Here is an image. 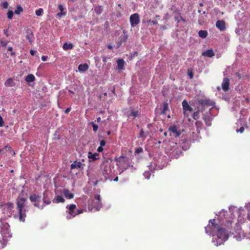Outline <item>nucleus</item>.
Wrapping results in <instances>:
<instances>
[{
    "instance_id": "c85d7f7f",
    "label": "nucleus",
    "mask_w": 250,
    "mask_h": 250,
    "mask_svg": "<svg viewBox=\"0 0 250 250\" xmlns=\"http://www.w3.org/2000/svg\"><path fill=\"white\" fill-rule=\"evenodd\" d=\"M43 12V9L42 8H40L36 11L35 14L37 16H40L42 15Z\"/></svg>"
},
{
    "instance_id": "7ed1b4c3",
    "label": "nucleus",
    "mask_w": 250,
    "mask_h": 250,
    "mask_svg": "<svg viewBox=\"0 0 250 250\" xmlns=\"http://www.w3.org/2000/svg\"><path fill=\"white\" fill-rule=\"evenodd\" d=\"M130 24L132 27H134L139 23L140 20L139 15L138 13H134L130 16L129 18Z\"/></svg>"
},
{
    "instance_id": "864d4df0",
    "label": "nucleus",
    "mask_w": 250,
    "mask_h": 250,
    "mask_svg": "<svg viewBox=\"0 0 250 250\" xmlns=\"http://www.w3.org/2000/svg\"><path fill=\"white\" fill-rule=\"evenodd\" d=\"M103 146H100L97 148V151L99 152H102L103 151Z\"/></svg>"
},
{
    "instance_id": "6e6d98bb",
    "label": "nucleus",
    "mask_w": 250,
    "mask_h": 250,
    "mask_svg": "<svg viewBox=\"0 0 250 250\" xmlns=\"http://www.w3.org/2000/svg\"><path fill=\"white\" fill-rule=\"evenodd\" d=\"M70 110H71V108H67L65 110V113L66 114H67L70 111Z\"/></svg>"
},
{
    "instance_id": "72a5a7b5",
    "label": "nucleus",
    "mask_w": 250,
    "mask_h": 250,
    "mask_svg": "<svg viewBox=\"0 0 250 250\" xmlns=\"http://www.w3.org/2000/svg\"><path fill=\"white\" fill-rule=\"evenodd\" d=\"M8 41L0 40V43L2 47H6L8 43Z\"/></svg>"
},
{
    "instance_id": "f3484780",
    "label": "nucleus",
    "mask_w": 250,
    "mask_h": 250,
    "mask_svg": "<svg viewBox=\"0 0 250 250\" xmlns=\"http://www.w3.org/2000/svg\"><path fill=\"white\" fill-rule=\"evenodd\" d=\"M6 87H12L15 85V83L12 78H8L4 83Z\"/></svg>"
},
{
    "instance_id": "49530a36",
    "label": "nucleus",
    "mask_w": 250,
    "mask_h": 250,
    "mask_svg": "<svg viewBox=\"0 0 250 250\" xmlns=\"http://www.w3.org/2000/svg\"><path fill=\"white\" fill-rule=\"evenodd\" d=\"M4 123L2 118L0 116V127H2L4 125Z\"/></svg>"
},
{
    "instance_id": "f03ea898",
    "label": "nucleus",
    "mask_w": 250,
    "mask_h": 250,
    "mask_svg": "<svg viewBox=\"0 0 250 250\" xmlns=\"http://www.w3.org/2000/svg\"><path fill=\"white\" fill-rule=\"evenodd\" d=\"M26 199L23 197L19 196L16 201L17 209L18 210L19 220L24 222L26 217V210L24 209Z\"/></svg>"
},
{
    "instance_id": "338daca9",
    "label": "nucleus",
    "mask_w": 250,
    "mask_h": 250,
    "mask_svg": "<svg viewBox=\"0 0 250 250\" xmlns=\"http://www.w3.org/2000/svg\"><path fill=\"white\" fill-rule=\"evenodd\" d=\"M246 102H247L248 103H250V99H249V98H246Z\"/></svg>"
},
{
    "instance_id": "0e129e2a",
    "label": "nucleus",
    "mask_w": 250,
    "mask_h": 250,
    "mask_svg": "<svg viewBox=\"0 0 250 250\" xmlns=\"http://www.w3.org/2000/svg\"><path fill=\"white\" fill-rule=\"evenodd\" d=\"M98 183V180H96V181L94 183V186H96V185H97Z\"/></svg>"
},
{
    "instance_id": "ddd939ff",
    "label": "nucleus",
    "mask_w": 250,
    "mask_h": 250,
    "mask_svg": "<svg viewBox=\"0 0 250 250\" xmlns=\"http://www.w3.org/2000/svg\"><path fill=\"white\" fill-rule=\"evenodd\" d=\"M64 196L68 199H71L74 198V194L70 192L68 189H64L62 191Z\"/></svg>"
},
{
    "instance_id": "6e6552de",
    "label": "nucleus",
    "mask_w": 250,
    "mask_h": 250,
    "mask_svg": "<svg viewBox=\"0 0 250 250\" xmlns=\"http://www.w3.org/2000/svg\"><path fill=\"white\" fill-rule=\"evenodd\" d=\"M198 103L202 106L212 105L211 101L206 99H201L198 100Z\"/></svg>"
},
{
    "instance_id": "e433bc0d",
    "label": "nucleus",
    "mask_w": 250,
    "mask_h": 250,
    "mask_svg": "<svg viewBox=\"0 0 250 250\" xmlns=\"http://www.w3.org/2000/svg\"><path fill=\"white\" fill-rule=\"evenodd\" d=\"M66 15V12H60L58 13L56 15L57 17H61L62 16H64Z\"/></svg>"
},
{
    "instance_id": "bf43d9fd",
    "label": "nucleus",
    "mask_w": 250,
    "mask_h": 250,
    "mask_svg": "<svg viewBox=\"0 0 250 250\" xmlns=\"http://www.w3.org/2000/svg\"><path fill=\"white\" fill-rule=\"evenodd\" d=\"M151 23H152L153 25H155V24H158L157 21H154V20L152 21V22Z\"/></svg>"
},
{
    "instance_id": "dca6fc26",
    "label": "nucleus",
    "mask_w": 250,
    "mask_h": 250,
    "mask_svg": "<svg viewBox=\"0 0 250 250\" xmlns=\"http://www.w3.org/2000/svg\"><path fill=\"white\" fill-rule=\"evenodd\" d=\"M117 68L119 70H122L123 69L124 65H125V61L122 59H119L117 61Z\"/></svg>"
},
{
    "instance_id": "13d9d810",
    "label": "nucleus",
    "mask_w": 250,
    "mask_h": 250,
    "mask_svg": "<svg viewBox=\"0 0 250 250\" xmlns=\"http://www.w3.org/2000/svg\"><path fill=\"white\" fill-rule=\"evenodd\" d=\"M34 206L37 208L40 207V205H39V204L38 203V202H35Z\"/></svg>"
},
{
    "instance_id": "0eeeda50",
    "label": "nucleus",
    "mask_w": 250,
    "mask_h": 250,
    "mask_svg": "<svg viewBox=\"0 0 250 250\" xmlns=\"http://www.w3.org/2000/svg\"><path fill=\"white\" fill-rule=\"evenodd\" d=\"M222 88L224 91H228L229 88V80L228 78L223 79L222 83Z\"/></svg>"
},
{
    "instance_id": "a19ab883",
    "label": "nucleus",
    "mask_w": 250,
    "mask_h": 250,
    "mask_svg": "<svg viewBox=\"0 0 250 250\" xmlns=\"http://www.w3.org/2000/svg\"><path fill=\"white\" fill-rule=\"evenodd\" d=\"M58 9L61 11V12H64V7L62 4H59L58 5Z\"/></svg>"
},
{
    "instance_id": "c756f323",
    "label": "nucleus",
    "mask_w": 250,
    "mask_h": 250,
    "mask_svg": "<svg viewBox=\"0 0 250 250\" xmlns=\"http://www.w3.org/2000/svg\"><path fill=\"white\" fill-rule=\"evenodd\" d=\"M146 137V135L145 134V132L143 130V129L142 128L140 130L139 135L138 136V138H142L145 139Z\"/></svg>"
},
{
    "instance_id": "5fc2aeb1",
    "label": "nucleus",
    "mask_w": 250,
    "mask_h": 250,
    "mask_svg": "<svg viewBox=\"0 0 250 250\" xmlns=\"http://www.w3.org/2000/svg\"><path fill=\"white\" fill-rule=\"evenodd\" d=\"M43 199L47 198V193L46 191H44L43 193Z\"/></svg>"
},
{
    "instance_id": "4c0bfd02",
    "label": "nucleus",
    "mask_w": 250,
    "mask_h": 250,
    "mask_svg": "<svg viewBox=\"0 0 250 250\" xmlns=\"http://www.w3.org/2000/svg\"><path fill=\"white\" fill-rule=\"evenodd\" d=\"M93 127V130L94 132H96L98 129V125L94 124L93 123H91Z\"/></svg>"
},
{
    "instance_id": "393cba45",
    "label": "nucleus",
    "mask_w": 250,
    "mask_h": 250,
    "mask_svg": "<svg viewBox=\"0 0 250 250\" xmlns=\"http://www.w3.org/2000/svg\"><path fill=\"white\" fill-rule=\"evenodd\" d=\"M169 110L168 108V104L167 102H164L163 103V109L162 111V113L163 114H166L167 113V111Z\"/></svg>"
},
{
    "instance_id": "f8f14e48",
    "label": "nucleus",
    "mask_w": 250,
    "mask_h": 250,
    "mask_svg": "<svg viewBox=\"0 0 250 250\" xmlns=\"http://www.w3.org/2000/svg\"><path fill=\"white\" fill-rule=\"evenodd\" d=\"M169 130L174 134L175 137H179L181 135V132L177 130V127L175 125L170 126Z\"/></svg>"
},
{
    "instance_id": "473e14b6",
    "label": "nucleus",
    "mask_w": 250,
    "mask_h": 250,
    "mask_svg": "<svg viewBox=\"0 0 250 250\" xmlns=\"http://www.w3.org/2000/svg\"><path fill=\"white\" fill-rule=\"evenodd\" d=\"M7 18L9 19H12L13 17V15H14V12L11 11V10H9L8 11V12H7Z\"/></svg>"
},
{
    "instance_id": "423d86ee",
    "label": "nucleus",
    "mask_w": 250,
    "mask_h": 250,
    "mask_svg": "<svg viewBox=\"0 0 250 250\" xmlns=\"http://www.w3.org/2000/svg\"><path fill=\"white\" fill-rule=\"evenodd\" d=\"M216 26L221 31H223L226 28V22L223 20H218L216 22Z\"/></svg>"
},
{
    "instance_id": "a878e982",
    "label": "nucleus",
    "mask_w": 250,
    "mask_h": 250,
    "mask_svg": "<svg viewBox=\"0 0 250 250\" xmlns=\"http://www.w3.org/2000/svg\"><path fill=\"white\" fill-rule=\"evenodd\" d=\"M73 47V45L72 43H64L63 45V48L65 50L72 49Z\"/></svg>"
},
{
    "instance_id": "412c9836",
    "label": "nucleus",
    "mask_w": 250,
    "mask_h": 250,
    "mask_svg": "<svg viewBox=\"0 0 250 250\" xmlns=\"http://www.w3.org/2000/svg\"><path fill=\"white\" fill-rule=\"evenodd\" d=\"M25 80L27 83L33 82L35 80V77L33 74H29L25 78Z\"/></svg>"
},
{
    "instance_id": "bb28decb",
    "label": "nucleus",
    "mask_w": 250,
    "mask_h": 250,
    "mask_svg": "<svg viewBox=\"0 0 250 250\" xmlns=\"http://www.w3.org/2000/svg\"><path fill=\"white\" fill-rule=\"evenodd\" d=\"M23 11L22 7L20 5H17V8L14 11V13L17 15L20 14Z\"/></svg>"
},
{
    "instance_id": "5701e85b",
    "label": "nucleus",
    "mask_w": 250,
    "mask_h": 250,
    "mask_svg": "<svg viewBox=\"0 0 250 250\" xmlns=\"http://www.w3.org/2000/svg\"><path fill=\"white\" fill-rule=\"evenodd\" d=\"M198 35H199V36L200 37H201V38L205 39L208 36V33L206 30H201L199 31Z\"/></svg>"
},
{
    "instance_id": "680f3d73",
    "label": "nucleus",
    "mask_w": 250,
    "mask_h": 250,
    "mask_svg": "<svg viewBox=\"0 0 250 250\" xmlns=\"http://www.w3.org/2000/svg\"><path fill=\"white\" fill-rule=\"evenodd\" d=\"M138 55V52L137 51H135L132 54V56L133 57H134L135 55Z\"/></svg>"
},
{
    "instance_id": "1a4fd4ad",
    "label": "nucleus",
    "mask_w": 250,
    "mask_h": 250,
    "mask_svg": "<svg viewBox=\"0 0 250 250\" xmlns=\"http://www.w3.org/2000/svg\"><path fill=\"white\" fill-rule=\"evenodd\" d=\"M71 169L83 168V164L80 162L75 161L70 166Z\"/></svg>"
},
{
    "instance_id": "a211bd4d",
    "label": "nucleus",
    "mask_w": 250,
    "mask_h": 250,
    "mask_svg": "<svg viewBox=\"0 0 250 250\" xmlns=\"http://www.w3.org/2000/svg\"><path fill=\"white\" fill-rule=\"evenodd\" d=\"M65 200L62 197V196L58 195L55 197V198L53 200V202L56 204H58L59 203H63L64 202Z\"/></svg>"
},
{
    "instance_id": "052dcab7",
    "label": "nucleus",
    "mask_w": 250,
    "mask_h": 250,
    "mask_svg": "<svg viewBox=\"0 0 250 250\" xmlns=\"http://www.w3.org/2000/svg\"><path fill=\"white\" fill-rule=\"evenodd\" d=\"M180 20L182 21H183V22H185L186 21V20L185 19H184L182 17L180 16Z\"/></svg>"
},
{
    "instance_id": "2eb2a0df",
    "label": "nucleus",
    "mask_w": 250,
    "mask_h": 250,
    "mask_svg": "<svg viewBox=\"0 0 250 250\" xmlns=\"http://www.w3.org/2000/svg\"><path fill=\"white\" fill-rule=\"evenodd\" d=\"M8 240L6 237H4L1 236V238H0V249H3L6 246Z\"/></svg>"
},
{
    "instance_id": "f257e3e1",
    "label": "nucleus",
    "mask_w": 250,
    "mask_h": 250,
    "mask_svg": "<svg viewBox=\"0 0 250 250\" xmlns=\"http://www.w3.org/2000/svg\"><path fill=\"white\" fill-rule=\"evenodd\" d=\"M214 221L215 220H209V224L205 228V231L207 234H211L216 229L217 231V237L220 240L219 243L221 244L228 239V231L225 229L220 228L218 224L214 223Z\"/></svg>"
},
{
    "instance_id": "603ef678",
    "label": "nucleus",
    "mask_w": 250,
    "mask_h": 250,
    "mask_svg": "<svg viewBox=\"0 0 250 250\" xmlns=\"http://www.w3.org/2000/svg\"><path fill=\"white\" fill-rule=\"evenodd\" d=\"M37 51L34 50H30V53L31 55L34 56L36 53Z\"/></svg>"
},
{
    "instance_id": "c9c22d12",
    "label": "nucleus",
    "mask_w": 250,
    "mask_h": 250,
    "mask_svg": "<svg viewBox=\"0 0 250 250\" xmlns=\"http://www.w3.org/2000/svg\"><path fill=\"white\" fill-rule=\"evenodd\" d=\"M43 205H49L51 203V201L50 199L46 198V199H43Z\"/></svg>"
},
{
    "instance_id": "774afa93",
    "label": "nucleus",
    "mask_w": 250,
    "mask_h": 250,
    "mask_svg": "<svg viewBox=\"0 0 250 250\" xmlns=\"http://www.w3.org/2000/svg\"><path fill=\"white\" fill-rule=\"evenodd\" d=\"M118 177H116L114 179V181H118Z\"/></svg>"
},
{
    "instance_id": "37998d69",
    "label": "nucleus",
    "mask_w": 250,
    "mask_h": 250,
    "mask_svg": "<svg viewBox=\"0 0 250 250\" xmlns=\"http://www.w3.org/2000/svg\"><path fill=\"white\" fill-rule=\"evenodd\" d=\"M188 75L189 76L190 79H192L193 77V74L191 70H188Z\"/></svg>"
},
{
    "instance_id": "c03bdc74",
    "label": "nucleus",
    "mask_w": 250,
    "mask_h": 250,
    "mask_svg": "<svg viewBox=\"0 0 250 250\" xmlns=\"http://www.w3.org/2000/svg\"><path fill=\"white\" fill-rule=\"evenodd\" d=\"M6 206L9 208H12L13 207V204L12 203L8 202L6 204Z\"/></svg>"
},
{
    "instance_id": "f704fd0d",
    "label": "nucleus",
    "mask_w": 250,
    "mask_h": 250,
    "mask_svg": "<svg viewBox=\"0 0 250 250\" xmlns=\"http://www.w3.org/2000/svg\"><path fill=\"white\" fill-rule=\"evenodd\" d=\"M102 9L101 6L96 7L95 8V11L98 14H100L102 13Z\"/></svg>"
},
{
    "instance_id": "58836bf2",
    "label": "nucleus",
    "mask_w": 250,
    "mask_h": 250,
    "mask_svg": "<svg viewBox=\"0 0 250 250\" xmlns=\"http://www.w3.org/2000/svg\"><path fill=\"white\" fill-rule=\"evenodd\" d=\"M143 151V148L141 147H139L135 149V153L137 154H139L140 153L142 152Z\"/></svg>"
},
{
    "instance_id": "20e7f679",
    "label": "nucleus",
    "mask_w": 250,
    "mask_h": 250,
    "mask_svg": "<svg viewBox=\"0 0 250 250\" xmlns=\"http://www.w3.org/2000/svg\"><path fill=\"white\" fill-rule=\"evenodd\" d=\"M68 214L66 216V219L70 220L75 217L76 215L81 214L83 212V209H77L76 210H67Z\"/></svg>"
},
{
    "instance_id": "6ab92c4d",
    "label": "nucleus",
    "mask_w": 250,
    "mask_h": 250,
    "mask_svg": "<svg viewBox=\"0 0 250 250\" xmlns=\"http://www.w3.org/2000/svg\"><path fill=\"white\" fill-rule=\"evenodd\" d=\"M88 69V65L87 63L81 64L78 66V70L80 72L86 71Z\"/></svg>"
},
{
    "instance_id": "39448f33",
    "label": "nucleus",
    "mask_w": 250,
    "mask_h": 250,
    "mask_svg": "<svg viewBox=\"0 0 250 250\" xmlns=\"http://www.w3.org/2000/svg\"><path fill=\"white\" fill-rule=\"evenodd\" d=\"M182 106L185 115H186V111H188L189 112H192L193 111V108L189 105L186 100H184L182 102Z\"/></svg>"
},
{
    "instance_id": "aec40b11",
    "label": "nucleus",
    "mask_w": 250,
    "mask_h": 250,
    "mask_svg": "<svg viewBox=\"0 0 250 250\" xmlns=\"http://www.w3.org/2000/svg\"><path fill=\"white\" fill-rule=\"evenodd\" d=\"M203 120H204L206 125L207 126H210L211 124V118L208 115H204L203 117Z\"/></svg>"
},
{
    "instance_id": "4d7b16f0",
    "label": "nucleus",
    "mask_w": 250,
    "mask_h": 250,
    "mask_svg": "<svg viewBox=\"0 0 250 250\" xmlns=\"http://www.w3.org/2000/svg\"><path fill=\"white\" fill-rule=\"evenodd\" d=\"M201 17L199 18L198 20V22L200 24H203V21L201 19Z\"/></svg>"
},
{
    "instance_id": "a18cd8bd",
    "label": "nucleus",
    "mask_w": 250,
    "mask_h": 250,
    "mask_svg": "<svg viewBox=\"0 0 250 250\" xmlns=\"http://www.w3.org/2000/svg\"><path fill=\"white\" fill-rule=\"evenodd\" d=\"M244 131V127L243 126H241L239 129H237L236 130L237 132L242 133Z\"/></svg>"
},
{
    "instance_id": "7c9ffc66",
    "label": "nucleus",
    "mask_w": 250,
    "mask_h": 250,
    "mask_svg": "<svg viewBox=\"0 0 250 250\" xmlns=\"http://www.w3.org/2000/svg\"><path fill=\"white\" fill-rule=\"evenodd\" d=\"M8 51L10 52V56L11 57L15 56L16 55L15 52L13 51V47L11 46H9L7 48Z\"/></svg>"
},
{
    "instance_id": "4468645a",
    "label": "nucleus",
    "mask_w": 250,
    "mask_h": 250,
    "mask_svg": "<svg viewBox=\"0 0 250 250\" xmlns=\"http://www.w3.org/2000/svg\"><path fill=\"white\" fill-rule=\"evenodd\" d=\"M99 154L97 153H92L91 152H89L88 154V157L89 159H91L92 161H95L99 159Z\"/></svg>"
},
{
    "instance_id": "ea45409f",
    "label": "nucleus",
    "mask_w": 250,
    "mask_h": 250,
    "mask_svg": "<svg viewBox=\"0 0 250 250\" xmlns=\"http://www.w3.org/2000/svg\"><path fill=\"white\" fill-rule=\"evenodd\" d=\"M130 115L133 116L134 117H136L138 115V111L132 110L130 113Z\"/></svg>"
},
{
    "instance_id": "2f4dec72",
    "label": "nucleus",
    "mask_w": 250,
    "mask_h": 250,
    "mask_svg": "<svg viewBox=\"0 0 250 250\" xmlns=\"http://www.w3.org/2000/svg\"><path fill=\"white\" fill-rule=\"evenodd\" d=\"M66 208H68V210H76V206L75 204H71L69 206H67Z\"/></svg>"
},
{
    "instance_id": "69168bd1",
    "label": "nucleus",
    "mask_w": 250,
    "mask_h": 250,
    "mask_svg": "<svg viewBox=\"0 0 250 250\" xmlns=\"http://www.w3.org/2000/svg\"><path fill=\"white\" fill-rule=\"evenodd\" d=\"M107 47H108V49H112V46L111 45H108L107 46Z\"/></svg>"
},
{
    "instance_id": "8fccbe9b",
    "label": "nucleus",
    "mask_w": 250,
    "mask_h": 250,
    "mask_svg": "<svg viewBox=\"0 0 250 250\" xmlns=\"http://www.w3.org/2000/svg\"><path fill=\"white\" fill-rule=\"evenodd\" d=\"M48 59V57L47 56H42V60L43 62L46 61Z\"/></svg>"
},
{
    "instance_id": "9d476101",
    "label": "nucleus",
    "mask_w": 250,
    "mask_h": 250,
    "mask_svg": "<svg viewBox=\"0 0 250 250\" xmlns=\"http://www.w3.org/2000/svg\"><path fill=\"white\" fill-rule=\"evenodd\" d=\"M202 55L204 57H212L215 55V53L212 49H208L202 52Z\"/></svg>"
},
{
    "instance_id": "cd10ccee",
    "label": "nucleus",
    "mask_w": 250,
    "mask_h": 250,
    "mask_svg": "<svg viewBox=\"0 0 250 250\" xmlns=\"http://www.w3.org/2000/svg\"><path fill=\"white\" fill-rule=\"evenodd\" d=\"M192 117L195 120L198 119L199 118V111H197L194 112L193 113Z\"/></svg>"
},
{
    "instance_id": "9b49d317",
    "label": "nucleus",
    "mask_w": 250,
    "mask_h": 250,
    "mask_svg": "<svg viewBox=\"0 0 250 250\" xmlns=\"http://www.w3.org/2000/svg\"><path fill=\"white\" fill-rule=\"evenodd\" d=\"M26 39L31 43L33 42V39L34 38V35L30 29H27L26 31Z\"/></svg>"
},
{
    "instance_id": "4be33fe9",
    "label": "nucleus",
    "mask_w": 250,
    "mask_h": 250,
    "mask_svg": "<svg viewBox=\"0 0 250 250\" xmlns=\"http://www.w3.org/2000/svg\"><path fill=\"white\" fill-rule=\"evenodd\" d=\"M40 197L38 195H37L35 194L31 195L29 197V199L32 202H38L39 199H40Z\"/></svg>"
},
{
    "instance_id": "09e8293b",
    "label": "nucleus",
    "mask_w": 250,
    "mask_h": 250,
    "mask_svg": "<svg viewBox=\"0 0 250 250\" xmlns=\"http://www.w3.org/2000/svg\"><path fill=\"white\" fill-rule=\"evenodd\" d=\"M196 125L197 127H198L199 126H202V123L201 122L198 121H196Z\"/></svg>"
},
{
    "instance_id": "b1692460",
    "label": "nucleus",
    "mask_w": 250,
    "mask_h": 250,
    "mask_svg": "<svg viewBox=\"0 0 250 250\" xmlns=\"http://www.w3.org/2000/svg\"><path fill=\"white\" fill-rule=\"evenodd\" d=\"M95 199L98 201V206L97 207V209L99 210L100 208L102 207V204L101 200V196L100 195L97 194L95 196Z\"/></svg>"
},
{
    "instance_id": "3c124183",
    "label": "nucleus",
    "mask_w": 250,
    "mask_h": 250,
    "mask_svg": "<svg viewBox=\"0 0 250 250\" xmlns=\"http://www.w3.org/2000/svg\"><path fill=\"white\" fill-rule=\"evenodd\" d=\"M4 34L6 35V37H9V35L8 34V31L7 29H4L3 30Z\"/></svg>"
},
{
    "instance_id": "e2e57ef3",
    "label": "nucleus",
    "mask_w": 250,
    "mask_h": 250,
    "mask_svg": "<svg viewBox=\"0 0 250 250\" xmlns=\"http://www.w3.org/2000/svg\"><path fill=\"white\" fill-rule=\"evenodd\" d=\"M101 117H98V118H97V122L98 123H100L101 122Z\"/></svg>"
},
{
    "instance_id": "79ce46f5",
    "label": "nucleus",
    "mask_w": 250,
    "mask_h": 250,
    "mask_svg": "<svg viewBox=\"0 0 250 250\" xmlns=\"http://www.w3.org/2000/svg\"><path fill=\"white\" fill-rule=\"evenodd\" d=\"M3 8L4 9H7L8 7L9 4L7 2L5 1L2 3Z\"/></svg>"
},
{
    "instance_id": "de8ad7c7",
    "label": "nucleus",
    "mask_w": 250,
    "mask_h": 250,
    "mask_svg": "<svg viewBox=\"0 0 250 250\" xmlns=\"http://www.w3.org/2000/svg\"><path fill=\"white\" fill-rule=\"evenodd\" d=\"M105 144H106V142L104 140H102L100 141V146H104L105 145Z\"/></svg>"
}]
</instances>
